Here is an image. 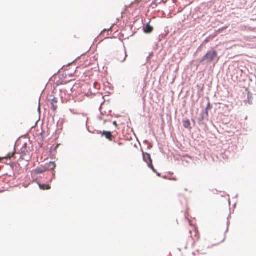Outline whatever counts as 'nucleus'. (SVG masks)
Segmentation results:
<instances>
[{
    "mask_svg": "<svg viewBox=\"0 0 256 256\" xmlns=\"http://www.w3.org/2000/svg\"><path fill=\"white\" fill-rule=\"evenodd\" d=\"M194 240H192V242H191V244L190 246V247H192L194 245Z\"/></svg>",
    "mask_w": 256,
    "mask_h": 256,
    "instance_id": "ddd939ff",
    "label": "nucleus"
},
{
    "mask_svg": "<svg viewBox=\"0 0 256 256\" xmlns=\"http://www.w3.org/2000/svg\"><path fill=\"white\" fill-rule=\"evenodd\" d=\"M127 57L126 52L122 50L119 52L116 55V59L120 62H124Z\"/></svg>",
    "mask_w": 256,
    "mask_h": 256,
    "instance_id": "7ed1b4c3",
    "label": "nucleus"
},
{
    "mask_svg": "<svg viewBox=\"0 0 256 256\" xmlns=\"http://www.w3.org/2000/svg\"><path fill=\"white\" fill-rule=\"evenodd\" d=\"M102 134V136H104L106 139L108 140H112V136L111 132L104 131Z\"/></svg>",
    "mask_w": 256,
    "mask_h": 256,
    "instance_id": "423d86ee",
    "label": "nucleus"
},
{
    "mask_svg": "<svg viewBox=\"0 0 256 256\" xmlns=\"http://www.w3.org/2000/svg\"><path fill=\"white\" fill-rule=\"evenodd\" d=\"M51 105L52 110L56 111L58 110L60 104H58V100L57 98H54L52 100Z\"/></svg>",
    "mask_w": 256,
    "mask_h": 256,
    "instance_id": "39448f33",
    "label": "nucleus"
},
{
    "mask_svg": "<svg viewBox=\"0 0 256 256\" xmlns=\"http://www.w3.org/2000/svg\"><path fill=\"white\" fill-rule=\"evenodd\" d=\"M14 154H12V155H10V154H8V155L7 156V158H10L14 156Z\"/></svg>",
    "mask_w": 256,
    "mask_h": 256,
    "instance_id": "4468645a",
    "label": "nucleus"
},
{
    "mask_svg": "<svg viewBox=\"0 0 256 256\" xmlns=\"http://www.w3.org/2000/svg\"><path fill=\"white\" fill-rule=\"evenodd\" d=\"M144 32L147 34L151 33L153 30V28L149 24H147L146 26L144 28Z\"/></svg>",
    "mask_w": 256,
    "mask_h": 256,
    "instance_id": "0eeeda50",
    "label": "nucleus"
},
{
    "mask_svg": "<svg viewBox=\"0 0 256 256\" xmlns=\"http://www.w3.org/2000/svg\"><path fill=\"white\" fill-rule=\"evenodd\" d=\"M113 124H114V126H117V124H116V122H113Z\"/></svg>",
    "mask_w": 256,
    "mask_h": 256,
    "instance_id": "dca6fc26",
    "label": "nucleus"
},
{
    "mask_svg": "<svg viewBox=\"0 0 256 256\" xmlns=\"http://www.w3.org/2000/svg\"><path fill=\"white\" fill-rule=\"evenodd\" d=\"M143 160L148 164V166L151 168L154 172H156L154 168L152 165V162L150 154L146 152H143Z\"/></svg>",
    "mask_w": 256,
    "mask_h": 256,
    "instance_id": "f03ea898",
    "label": "nucleus"
},
{
    "mask_svg": "<svg viewBox=\"0 0 256 256\" xmlns=\"http://www.w3.org/2000/svg\"><path fill=\"white\" fill-rule=\"evenodd\" d=\"M211 108H212V106L210 105V102H208V104L207 107L206 108V111L208 112V111L210 110Z\"/></svg>",
    "mask_w": 256,
    "mask_h": 256,
    "instance_id": "f8f14e48",
    "label": "nucleus"
},
{
    "mask_svg": "<svg viewBox=\"0 0 256 256\" xmlns=\"http://www.w3.org/2000/svg\"><path fill=\"white\" fill-rule=\"evenodd\" d=\"M97 85H98V84H97V83H94V86H97Z\"/></svg>",
    "mask_w": 256,
    "mask_h": 256,
    "instance_id": "f3484780",
    "label": "nucleus"
},
{
    "mask_svg": "<svg viewBox=\"0 0 256 256\" xmlns=\"http://www.w3.org/2000/svg\"><path fill=\"white\" fill-rule=\"evenodd\" d=\"M46 171L54 170L56 167L55 162H50L46 164L44 166Z\"/></svg>",
    "mask_w": 256,
    "mask_h": 256,
    "instance_id": "20e7f679",
    "label": "nucleus"
},
{
    "mask_svg": "<svg viewBox=\"0 0 256 256\" xmlns=\"http://www.w3.org/2000/svg\"><path fill=\"white\" fill-rule=\"evenodd\" d=\"M2 158H0V160H2Z\"/></svg>",
    "mask_w": 256,
    "mask_h": 256,
    "instance_id": "6ab92c4d",
    "label": "nucleus"
},
{
    "mask_svg": "<svg viewBox=\"0 0 256 256\" xmlns=\"http://www.w3.org/2000/svg\"><path fill=\"white\" fill-rule=\"evenodd\" d=\"M46 172L44 167L37 168L36 169L34 170V172L37 174H42Z\"/></svg>",
    "mask_w": 256,
    "mask_h": 256,
    "instance_id": "6e6552de",
    "label": "nucleus"
},
{
    "mask_svg": "<svg viewBox=\"0 0 256 256\" xmlns=\"http://www.w3.org/2000/svg\"><path fill=\"white\" fill-rule=\"evenodd\" d=\"M183 125L186 128H188V130H191L192 128V127L190 126L191 124L189 120H184L183 122Z\"/></svg>",
    "mask_w": 256,
    "mask_h": 256,
    "instance_id": "1a4fd4ad",
    "label": "nucleus"
},
{
    "mask_svg": "<svg viewBox=\"0 0 256 256\" xmlns=\"http://www.w3.org/2000/svg\"><path fill=\"white\" fill-rule=\"evenodd\" d=\"M38 186L42 190H50V186L48 184H38Z\"/></svg>",
    "mask_w": 256,
    "mask_h": 256,
    "instance_id": "9d476101",
    "label": "nucleus"
},
{
    "mask_svg": "<svg viewBox=\"0 0 256 256\" xmlns=\"http://www.w3.org/2000/svg\"><path fill=\"white\" fill-rule=\"evenodd\" d=\"M224 240V238H222V240H221L220 242H223Z\"/></svg>",
    "mask_w": 256,
    "mask_h": 256,
    "instance_id": "a211bd4d",
    "label": "nucleus"
},
{
    "mask_svg": "<svg viewBox=\"0 0 256 256\" xmlns=\"http://www.w3.org/2000/svg\"><path fill=\"white\" fill-rule=\"evenodd\" d=\"M194 232L195 233V239L198 240L200 238L198 230L196 228H194Z\"/></svg>",
    "mask_w": 256,
    "mask_h": 256,
    "instance_id": "9b49d317",
    "label": "nucleus"
},
{
    "mask_svg": "<svg viewBox=\"0 0 256 256\" xmlns=\"http://www.w3.org/2000/svg\"><path fill=\"white\" fill-rule=\"evenodd\" d=\"M38 110L40 111V102H38Z\"/></svg>",
    "mask_w": 256,
    "mask_h": 256,
    "instance_id": "2eb2a0df",
    "label": "nucleus"
},
{
    "mask_svg": "<svg viewBox=\"0 0 256 256\" xmlns=\"http://www.w3.org/2000/svg\"><path fill=\"white\" fill-rule=\"evenodd\" d=\"M218 58V53L216 50H210L208 52L203 56L200 62H202L206 60L208 62H211Z\"/></svg>",
    "mask_w": 256,
    "mask_h": 256,
    "instance_id": "f257e3e1",
    "label": "nucleus"
}]
</instances>
